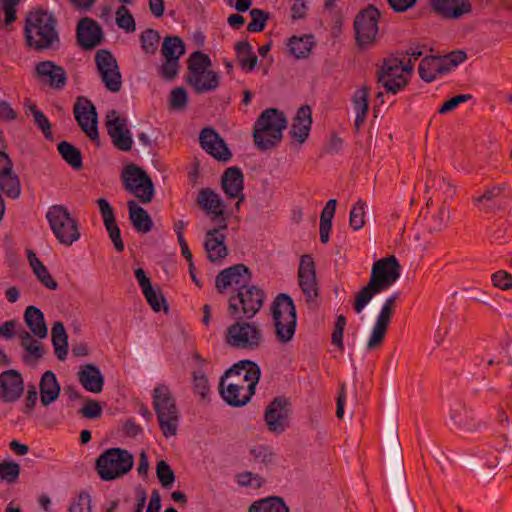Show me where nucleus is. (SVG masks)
Here are the masks:
<instances>
[{"label": "nucleus", "instance_id": "1", "mask_svg": "<svg viewBox=\"0 0 512 512\" xmlns=\"http://www.w3.org/2000/svg\"><path fill=\"white\" fill-rule=\"evenodd\" d=\"M400 271V264L394 255L375 261L368 283L355 295L354 311L357 314L362 313L375 295L387 290L399 279Z\"/></svg>", "mask_w": 512, "mask_h": 512}, {"label": "nucleus", "instance_id": "2", "mask_svg": "<svg viewBox=\"0 0 512 512\" xmlns=\"http://www.w3.org/2000/svg\"><path fill=\"white\" fill-rule=\"evenodd\" d=\"M287 127L284 113L276 108L264 110L254 123L253 138L260 150L275 147L282 139L283 131Z\"/></svg>", "mask_w": 512, "mask_h": 512}, {"label": "nucleus", "instance_id": "3", "mask_svg": "<svg viewBox=\"0 0 512 512\" xmlns=\"http://www.w3.org/2000/svg\"><path fill=\"white\" fill-rule=\"evenodd\" d=\"M27 44L36 50L48 49L59 42L56 19L46 11H35L28 15L25 25Z\"/></svg>", "mask_w": 512, "mask_h": 512}, {"label": "nucleus", "instance_id": "4", "mask_svg": "<svg viewBox=\"0 0 512 512\" xmlns=\"http://www.w3.org/2000/svg\"><path fill=\"white\" fill-rule=\"evenodd\" d=\"M211 59L196 51L188 59L187 82L198 94L215 91L220 85V76L210 69Z\"/></svg>", "mask_w": 512, "mask_h": 512}, {"label": "nucleus", "instance_id": "5", "mask_svg": "<svg viewBox=\"0 0 512 512\" xmlns=\"http://www.w3.org/2000/svg\"><path fill=\"white\" fill-rule=\"evenodd\" d=\"M272 317L275 334L279 342H290L296 330V309L292 298L285 294H279L272 305Z\"/></svg>", "mask_w": 512, "mask_h": 512}, {"label": "nucleus", "instance_id": "6", "mask_svg": "<svg viewBox=\"0 0 512 512\" xmlns=\"http://www.w3.org/2000/svg\"><path fill=\"white\" fill-rule=\"evenodd\" d=\"M134 465L131 453L120 448L104 451L96 461V471L103 481H113L127 474Z\"/></svg>", "mask_w": 512, "mask_h": 512}, {"label": "nucleus", "instance_id": "7", "mask_svg": "<svg viewBox=\"0 0 512 512\" xmlns=\"http://www.w3.org/2000/svg\"><path fill=\"white\" fill-rule=\"evenodd\" d=\"M46 219L56 239L65 246H71L80 239L77 220L63 205H52L46 213Z\"/></svg>", "mask_w": 512, "mask_h": 512}, {"label": "nucleus", "instance_id": "8", "mask_svg": "<svg viewBox=\"0 0 512 512\" xmlns=\"http://www.w3.org/2000/svg\"><path fill=\"white\" fill-rule=\"evenodd\" d=\"M380 18L379 10L373 5H368L355 16L353 28L356 44L360 49H366L375 44Z\"/></svg>", "mask_w": 512, "mask_h": 512}, {"label": "nucleus", "instance_id": "9", "mask_svg": "<svg viewBox=\"0 0 512 512\" xmlns=\"http://www.w3.org/2000/svg\"><path fill=\"white\" fill-rule=\"evenodd\" d=\"M265 300L263 290L255 285H248L244 289H240L235 296L229 299V312L232 316L238 317L240 312L246 318H252L259 312Z\"/></svg>", "mask_w": 512, "mask_h": 512}, {"label": "nucleus", "instance_id": "10", "mask_svg": "<svg viewBox=\"0 0 512 512\" xmlns=\"http://www.w3.org/2000/svg\"><path fill=\"white\" fill-rule=\"evenodd\" d=\"M124 188L142 203H149L154 196V185L144 170L128 165L121 174Z\"/></svg>", "mask_w": 512, "mask_h": 512}, {"label": "nucleus", "instance_id": "11", "mask_svg": "<svg viewBox=\"0 0 512 512\" xmlns=\"http://www.w3.org/2000/svg\"><path fill=\"white\" fill-rule=\"evenodd\" d=\"M262 341L263 333L254 323L236 322L227 329L226 342L232 347L256 349Z\"/></svg>", "mask_w": 512, "mask_h": 512}, {"label": "nucleus", "instance_id": "12", "mask_svg": "<svg viewBox=\"0 0 512 512\" xmlns=\"http://www.w3.org/2000/svg\"><path fill=\"white\" fill-rule=\"evenodd\" d=\"M292 413L291 404L288 398L277 397L267 407L264 413V421L269 432L280 435L290 425Z\"/></svg>", "mask_w": 512, "mask_h": 512}, {"label": "nucleus", "instance_id": "13", "mask_svg": "<svg viewBox=\"0 0 512 512\" xmlns=\"http://www.w3.org/2000/svg\"><path fill=\"white\" fill-rule=\"evenodd\" d=\"M197 203L212 223L222 229L228 228L226 206L218 193L210 188L201 189L197 196Z\"/></svg>", "mask_w": 512, "mask_h": 512}, {"label": "nucleus", "instance_id": "14", "mask_svg": "<svg viewBox=\"0 0 512 512\" xmlns=\"http://www.w3.org/2000/svg\"><path fill=\"white\" fill-rule=\"evenodd\" d=\"M95 63L107 90L112 93L119 92L122 87V76L117 60L112 53L106 49L99 50L95 55Z\"/></svg>", "mask_w": 512, "mask_h": 512}, {"label": "nucleus", "instance_id": "15", "mask_svg": "<svg viewBox=\"0 0 512 512\" xmlns=\"http://www.w3.org/2000/svg\"><path fill=\"white\" fill-rule=\"evenodd\" d=\"M299 287L307 303L316 305L319 296L316 267L310 255H303L298 268Z\"/></svg>", "mask_w": 512, "mask_h": 512}, {"label": "nucleus", "instance_id": "16", "mask_svg": "<svg viewBox=\"0 0 512 512\" xmlns=\"http://www.w3.org/2000/svg\"><path fill=\"white\" fill-rule=\"evenodd\" d=\"M385 437L392 466V473H395L401 478L404 474L402 446L398 435L397 417L393 412L388 415L386 421Z\"/></svg>", "mask_w": 512, "mask_h": 512}, {"label": "nucleus", "instance_id": "17", "mask_svg": "<svg viewBox=\"0 0 512 512\" xmlns=\"http://www.w3.org/2000/svg\"><path fill=\"white\" fill-rule=\"evenodd\" d=\"M106 127L113 145L120 151H129L133 138L127 126V120L120 117L117 111L110 110L106 114Z\"/></svg>", "mask_w": 512, "mask_h": 512}, {"label": "nucleus", "instance_id": "18", "mask_svg": "<svg viewBox=\"0 0 512 512\" xmlns=\"http://www.w3.org/2000/svg\"><path fill=\"white\" fill-rule=\"evenodd\" d=\"M378 82L387 92L396 94L403 89L408 80L404 77L402 60L389 58L377 72Z\"/></svg>", "mask_w": 512, "mask_h": 512}, {"label": "nucleus", "instance_id": "19", "mask_svg": "<svg viewBox=\"0 0 512 512\" xmlns=\"http://www.w3.org/2000/svg\"><path fill=\"white\" fill-rule=\"evenodd\" d=\"M74 116L82 131L92 141H98L97 112L93 103L85 98H77L74 104Z\"/></svg>", "mask_w": 512, "mask_h": 512}, {"label": "nucleus", "instance_id": "20", "mask_svg": "<svg viewBox=\"0 0 512 512\" xmlns=\"http://www.w3.org/2000/svg\"><path fill=\"white\" fill-rule=\"evenodd\" d=\"M251 273L243 264H237L222 270L216 277V288L223 293L227 288H235L237 293L249 285Z\"/></svg>", "mask_w": 512, "mask_h": 512}, {"label": "nucleus", "instance_id": "21", "mask_svg": "<svg viewBox=\"0 0 512 512\" xmlns=\"http://www.w3.org/2000/svg\"><path fill=\"white\" fill-rule=\"evenodd\" d=\"M226 230L216 226L209 229L204 238L203 246L208 260L218 265H222L228 255L226 235L223 233Z\"/></svg>", "mask_w": 512, "mask_h": 512}, {"label": "nucleus", "instance_id": "22", "mask_svg": "<svg viewBox=\"0 0 512 512\" xmlns=\"http://www.w3.org/2000/svg\"><path fill=\"white\" fill-rule=\"evenodd\" d=\"M260 376L261 370L256 363L250 360H241L225 371L220 377L219 384H225L228 379L234 380L229 384H239L240 382L258 384Z\"/></svg>", "mask_w": 512, "mask_h": 512}, {"label": "nucleus", "instance_id": "23", "mask_svg": "<svg viewBox=\"0 0 512 512\" xmlns=\"http://www.w3.org/2000/svg\"><path fill=\"white\" fill-rule=\"evenodd\" d=\"M0 190L12 199L21 194L19 177L12 170V162L7 154L0 151Z\"/></svg>", "mask_w": 512, "mask_h": 512}, {"label": "nucleus", "instance_id": "24", "mask_svg": "<svg viewBox=\"0 0 512 512\" xmlns=\"http://www.w3.org/2000/svg\"><path fill=\"white\" fill-rule=\"evenodd\" d=\"M200 144L203 150L215 159L228 161L231 158V152L224 140L212 128H204L199 136Z\"/></svg>", "mask_w": 512, "mask_h": 512}, {"label": "nucleus", "instance_id": "25", "mask_svg": "<svg viewBox=\"0 0 512 512\" xmlns=\"http://www.w3.org/2000/svg\"><path fill=\"white\" fill-rule=\"evenodd\" d=\"M222 188L225 194L232 199H237L236 209L244 201V176L238 167H229L225 170L221 179Z\"/></svg>", "mask_w": 512, "mask_h": 512}, {"label": "nucleus", "instance_id": "26", "mask_svg": "<svg viewBox=\"0 0 512 512\" xmlns=\"http://www.w3.org/2000/svg\"><path fill=\"white\" fill-rule=\"evenodd\" d=\"M432 10L445 19H459L470 14L472 4L469 0H431Z\"/></svg>", "mask_w": 512, "mask_h": 512}, {"label": "nucleus", "instance_id": "27", "mask_svg": "<svg viewBox=\"0 0 512 512\" xmlns=\"http://www.w3.org/2000/svg\"><path fill=\"white\" fill-rule=\"evenodd\" d=\"M76 34L79 45L88 50L96 47L102 39L100 25L90 18H83L79 21Z\"/></svg>", "mask_w": 512, "mask_h": 512}, {"label": "nucleus", "instance_id": "28", "mask_svg": "<svg viewBox=\"0 0 512 512\" xmlns=\"http://www.w3.org/2000/svg\"><path fill=\"white\" fill-rule=\"evenodd\" d=\"M97 204L99 206L100 214L103 218L104 226L109 234L111 241L114 244L115 249L118 252H122L124 250V243L121 239L120 228L115 220L112 206L104 198H99L97 200Z\"/></svg>", "mask_w": 512, "mask_h": 512}, {"label": "nucleus", "instance_id": "29", "mask_svg": "<svg viewBox=\"0 0 512 512\" xmlns=\"http://www.w3.org/2000/svg\"><path fill=\"white\" fill-rule=\"evenodd\" d=\"M39 79L54 88H62L66 83V72L52 61H43L36 65Z\"/></svg>", "mask_w": 512, "mask_h": 512}, {"label": "nucleus", "instance_id": "30", "mask_svg": "<svg viewBox=\"0 0 512 512\" xmlns=\"http://www.w3.org/2000/svg\"><path fill=\"white\" fill-rule=\"evenodd\" d=\"M222 399L233 407L246 405L255 393V386H219Z\"/></svg>", "mask_w": 512, "mask_h": 512}, {"label": "nucleus", "instance_id": "31", "mask_svg": "<svg viewBox=\"0 0 512 512\" xmlns=\"http://www.w3.org/2000/svg\"><path fill=\"white\" fill-rule=\"evenodd\" d=\"M311 123V108L306 105L300 107L292 121L291 137L299 143H303L309 136Z\"/></svg>", "mask_w": 512, "mask_h": 512}, {"label": "nucleus", "instance_id": "32", "mask_svg": "<svg viewBox=\"0 0 512 512\" xmlns=\"http://www.w3.org/2000/svg\"><path fill=\"white\" fill-rule=\"evenodd\" d=\"M24 322L30 330V334L38 339H45L48 336V328L43 312L33 306H28L24 311Z\"/></svg>", "mask_w": 512, "mask_h": 512}, {"label": "nucleus", "instance_id": "33", "mask_svg": "<svg viewBox=\"0 0 512 512\" xmlns=\"http://www.w3.org/2000/svg\"><path fill=\"white\" fill-rule=\"evenodd\" d=\"M17 337L20 341L21 347L24 349V361L32 362L40 359L43 356V348L40 342L41 339H38L31 335L27 330L20 327L17 331Z\"/></svg>", "mask_w": 512, "mask_h": 512}, {"label": "nucleus", "instance_id": "34", "mask_svg": "<svg viewBox=\"0 0 512 512\" xmlns=\"http://www.w3.org/2000/svg\"><path fill=\"white\" fill-rule=\"evenodd\" d=\"M419 75L425 82H432L437 75L449 72V68L444 66L441 56H426L418 67Z\"/></svg>", "mask_w": 512, "mask_h": 512}, {"label": "nucleus", "instance_id": "35", "mask_svg": "<svg viewBox=\"0 0 512 512\" xmlns=\"http://www.w3.org/2000/svg\"><path fill=\"white\" fill-rule=\"evenodd\" d=\"M154 407L157 416L179 413L175 398L168 386H157L154 390Z\"/></svg>", "mask_w": 512, "mask_h": 512}, {"label": "nucleus", "instance_id": "36", "mask_svg": "<svg viewBox=\"0 0 512 512\" xmlns=\"http://www.w3.org/2000/svg\"><path fill=\"white\" fill-rule=\"evenodd\" d=\"M452 426L463 432L472 433L478 429V422L475 415L465 407H460L450 413Z\"/></svg>", "mask_w": 512, "mask_h": 512}, {"label": "nucleus", "instance_id": "37", "mask_svg": "<svg viewBox=\"0 0 512 512\" xmlns=\"http://www.w3.org/2000/svg\"><path fill=\"white\" fill-rule=\"evenodd\" d=\"M129 217L134 228L141 233L152 229L153 222L148 212L140 207L134 200L128 202Z\"/></svg>", "mask_w": 512, "mask_h": 512}, {"label": "nucleus", "instance_id": "38", "mask_svg": "<svg viewBox=\"0 0 512 512\" xmlns=\"http://www.w3.org/2000/svg\"><path fill=\"white\" fill-rule=\"evenodd\" d=\"M29 264L37 277V279L48 289L56 290L58 288L57 282L51 276L47 267L41 262L37 255L32 251L28 250L27 253Z\"/></svg>", "mask_w": 512, "mask_h": 512}, {"label": "nucleus", "instance_id": "39", "mask_svg": "<svg viewBox=\"0 0 512 512\" xmlns=\"http://www.w3.org/2000/svg\"><path fill=\"white\" fill-rule=\"evenodd\" d=\"M369 89L366 86L358 89L353 96V106L356 112L355 128L359 130L363 125L369 109L368 104Z\"/></svg>", "mask_w": 512, "mask_h": 512}, {"label": "nucleus", "instance_id": "40", "mask_svg": "<svg viewBox=\"0 0 512 512\" xmlns=\"http://www.w3.org/2000/svg\"><path fill=\"white\" fill-rule=\"evenodd\" d=\"M52 344L59 360H64L68 352V335L61 322H55L51 330Z\"/></svg>", "mask_w": 512, "mask_h": 512}, {"label": "nucleus", "instance_id": "41", "mask_svg": "<svg viewBox=\"0 0 512 512\" xmlns=\"http://www.w3.org/2000/svg\"><path fill=\"white\" fill-rule=\"evenodd\" d=\"M396 484L394 488V496L398 503L400 512H416L414 501L409 498V492L404 485V475L400 478L393 473Z\"/></svg>", "mask_w": 512, "mask_h": 512}, {"label": "nucleus", "instance_id": "42", "mask_svg": "<svg viewBox=\"0 0 512 512\" xmlns=\"http://www.w3.org/2000/svg\"><path fill=\"white\" fill-rule=\"evenodd\" d=\"M235 50L241 68L246 72L253 71L258 58L253 53L252 46L248 42H238L235 45Z\"/></svg>", "mask_w": 512, "mask_h": 512}, {"label": "nucleus", "instance_id": "43", "mask_svg": "<svg viewBox=\"0 0 512 512\" xmlns=\"http://www.w3.org/2000/svg\"><path fill=\"white\" fill-rule=\"evenodd\" d=\"M249 512H290L285 502L279 497H267L255 501L249 507Z\"/></svg>", "mask_w": 512, "mask_h": 512}, {"label": "nucleus", "instance_id": "44", "mask_svg": "<svg viewBox=\"0 0 512 512\" xmlns=\"http://www.w3.org/2000/svg\"><path fill=\"white\" fill-rule=\"evenodd\" d=\"M161 54L164 59H177L185 54V45L181 38L177 36H167L164 38Z\"/></svg>", "mask_w": 512, "mask_h": 512}, {"label": "nucleus", "instance_id": "45", "mask_svg": "<svg viewBox=\"0 0 512 512\" xmlns=\"http://www.w3.org/2000/svg\"><path fill=\"white\" fill-rule=\"evenodd\" d=\"M390 322L377 316L371 335L367 341L366 349L374 351L383 344Z\"/></svg>", "mask_w": 512, "mask_h": 512}, {"label": "nucleus", "instance_id": "46", "mask_svg": "<svg viewBox=\"0 0 512 512\" xmlns=\"http://www.w3.org/2000/svg\"><path fill=\"white\" fill-rule=\"evenodd\" d=\"M313 42L310 36H293L288 41V48L292 55L296 58H305L309 55L312 49Z\"/></svg>", "mask_w": 512, "mask_h": 512}, {"label": "nucleus", "instance_id": "47", "mask_svg": "<svg viewBox=\"0 0 512 512\" xmlns=\"http://www.w3.org/2000/svg\"><path fill=\"white\" fill-rule=\"evenodd\" d=\"M451 213L449 208L442 205L428 219V230L430 233L442 231L448 226Z\"/></svg>", "mask_w": 512, "mask_h": 512}, {"label": "nucleus", "instance_id": "48", "mask_svg": "<svg viewBox=\"0 0 512 512\" xmlns=\"http://www.w3.org/2000/svg\"><path fill=\"white\" fill-rule=\"evenodd\" d=\"M57 148L59 154L72 168L77 170L82 168V156L79 149L66 141L60 142Z\"/></svg>", "mask_w": 512, "mask_h": 512}, {"label": "nucleus", "instance_id": "49", "mask_svg": "<svg viewBox=\"0 0 512 512\" xmlns=\"http://www.w3.org/2000/svg\"><path fill=\"white\" fill-rule=\"evenodd\" d=\"M80 384H104V377L100 369L94 364L80 366L78 371Z\"/></svg>", "mask_w": 512, "mask_h": 512}, {"label": "nucleus", "instance_id": "50", "mask_svg": "<svg viewBox=\"0 0 512 512\" xmlns=\"http://www.w3.org/2000/svg\"><path fill=\"white\" fill-rule=\"evenodd\" d=\"M157 418L161 431L166 438H172L177 435L180 422V413L159 415Z\"/></svg>", "mask_w": 512, "mask_h": 512}, {"label": "nucleus", "instance_id": "51", "mask_svg": "<svg viewBox=\"0 0 512 512\" xmlns=\"http://www.w3.org/2000/svg\"><path fill=\"white\" fill-rule=\"evenodd\" d=\"M115 16L117 26L125 32L132 33L136 30L134 17L126 6L122 5L118 7Z\"/></svg>", "mask_w": 512, "mask_h": 512}, {"label": "nucleus", "instance_id": "52", "mask_svg": "<svg viewBox=\"0 0 512 512\" xmlns=\"http://www.w3.org/2000/svg\"><path fill=\"white\" fill-rule=\"evenodd\" d=\"M26 113H31L34 123L43 132L46 138H51V123L45 114L40 111L33 103L26 105Z\"/></svg>", "mask_w": 512, "mask_h": 512}, {"label": "nucleus", "instance_id": "53", "mask_svg": "<svg viewBox=\"0 0 512 512\" xmlns=\"http://www.w3.org/2000/svg\"><path fill=\"white\" fill-rule=\"evenodd\" d=\"M141 48L146 54H154L160 42V35L154 29H146L140 35Z\"/></svg>", "mask_w": 512, "mask_h": 512}, {"label": "nucleus", "instance_id": "54", "mask_svg": "<svg viewBox=\"0 0 512 512\" xmlns=\"http://www.w3.org/2000/svg\"><path fill=\"white\" fill-rule=\"evenodd\" d=\"M325 17L326 21L328 22V25L330 26V38L332 40V43L334 44L342 33V26L344 22L342 10L327 13L325 14Z\"/></svg>", "mask_w": 512, "mask_h": 512}, {"label": "nucleus", "instance_id": "55", "mask_svg": "<svg viewBox=\"0 0 512 512\" xmlns=\"http://www.w3.org/2000/svg\"><path fill=\"white\" fill-rule=\"evenodd\" d=\"M236 482L241 487L258 489L265 483V480L258 474L244 471L236 475Z\"/></svg>", "mask_w": 512, "mask_h": 512}, {"label": "nucleus", "instance_id": "56", "mask_svg": "<svg viewBox=\"0 0 512 512\" xmlns=\"http://www.w3.org/2000/svg\"><path fill=\"white\" fill-rule=\"evenodd\" d=\"M350 226L358 231L365 225V202L358 200L350 212Z\"/></svg>", "mask_w": 512, "mask_h": 512}, {"label": "nucleus", "instance_id": "57", "mask_svg": "<svg viewBox=\"0 0 512 512\" xmlns=\"http://www.w3.org/2000/svg\"><path fill=\"white\" fill-rule=\"evenodd\" d=\"M251 21L247 26V30L249 32H261L264 30L266 26V22L268 20V13L265 11L255 8L250 10Z\"/></svg>", "mask_w": 512, "mask_h": 512}, {"label": "nucleus", "instance_id": "58", "mask_svg": "<svg viewBox=\"0 0 512 512\" xmlns=\"http://www.w3.org/2000/svg\"><path fill=\"white\" fill-rule=\"evenodd\" d=\"M92 499L89 493L81 492L73 498L69 505V512H91Z\"/></svg>", "mask_w": 512, "mask_h": 512}, {"label": "nucleus", "instance_id": "59", "mask_svg": "<svg viewBox=\"0 0 512 512\" xmlns=\"http://www.w3.org/2000/svg\"><path fill=\"white\" fill-rule=\"evenodd\" d=\"M156 474L163 487L169 488L173 485L175 481L174 472L164 460L157 463Z\"/></svg>", "mask_w": 512, "mask_h": 512}, {"label": "nucleus", "instance_id": "60", "mask_svg": "<svg viewBox=\"0 0 512 512\" xmlns=\"http://www.w3.org/2000/svg\"><path fill=\"white\" fill-rule=\"evenodd\" d=\"M20 467L16 462L4 461L0 463V479L8 483L16 482Z\"/></svg>", "mask_w": 512, "mask_h": 512}, {"label": "nucleus", "instance_id": "61", "mask_svg": "<svg viewBox=\"0 0 512 512\" xmlns=\"http://www.w3.org/2000/svg\"><path fill=\"white\" fill-rule=\"evenodd\" d=\"M506 188L507 186L505 183L489 187L484 191L482 195L474 197L473 202L475 205H479L480 203L484 202H492L494 199L500 197Z\"/></svg>", "mask_w": 512, "mask_h": 512}, {"label": "nucleus", "instance_id": "62", "mask_svg": "<svg viewBox=\"0 0 512 512\" xmlns=\"http://www.w3.org/2000/svg\"><path fill=\"white\" fill-rule=\"evenodd\" d=\"M345 326H346L345 316L342 314L338 315L335 325H334L331 341H332V344L335 345L341 352L344 350L343 332H344Z\"/></svg>", "mask_w": 512, "mask_h": 512}, {"label": "nucleus", "instance_id": "63", "mask_svg": "<svg viewBox=\"0 0 512 512\" xmlns=\"http://www.w3.org/2000/svg\"><path fill=\"white\" fill-rule=\"evenodd\" d=\"M179 67V60L164 59V62L160 65L158 71L163 79L170 81L177 76Z\"/></svg>", "mask_w": 512, "mask_h": 512}, {"label": "nucleus", "instance_id": "64", "mask_svg": "<svg viewBox=\"0 0 512 512\" xmlns=\"http://www.w3.org/2000/svg\"><path fill=\"white\" fill-rule=\"evenodd\" d=\"M143 295L155 312L161 311L162 308L167 311V307L165 305L166 301L160 291H157L152 287L150 288V291L143 292Z\"/></svg>", "mask_w": 512, "mask_h": 512}]
</instances>
